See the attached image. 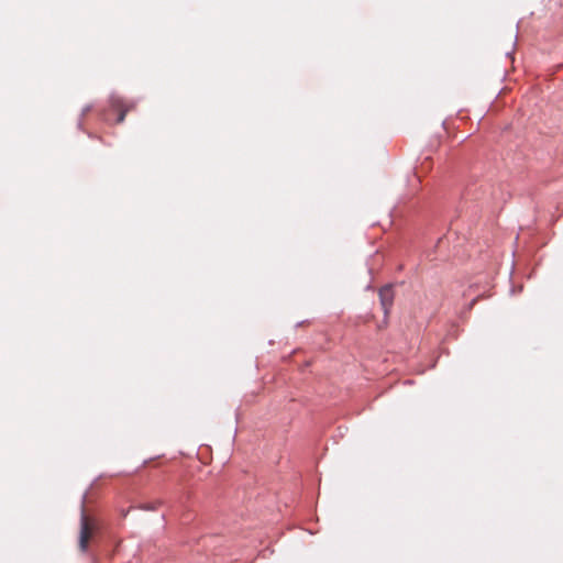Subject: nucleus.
<instances>
[{
    "label": "nucleus",
    "mask_w": 563,
    "mask_h": 563,
    "mask_svg": "<svg viewBox=\"0 0 563 563\" xmlns=\"http://www.w3.org/2000/svg\"><path fill=\"white\" fill-rule=\"evenodd\" d=\"M162 505L161 501H156V503H144L142 505H140V509L142 510H146V511H152V510H155L157 509V507Z\"/></svg>",
    "instance_id": "4"
},
{
    "label": "nucleus",
    "mask_w": 563,
    "mask_h": 563,
    "mask_svg": "<svg viewBox=\"0 0 563 563\" xmlns=\"http://www.w3.org/2000/svg\"><path fill=\"white\" fill-rule=\"evenodd\" d=\"M101 118L104 120V121H109L110 118H109V113L108 111H104L102 114H101Z\"/></svg>",
    "instance_id": "6"
},
{
    "label": "nucleus",
    "mask_w": 563,
    "mask_h": 563,
    "mask_svg": "<svg viewBox=\"0 0 563 563\" xmlns=\"http://www.w3.org/2000/svg\"><path fill=\"white\" fill-rule=\"evenodd\" d=\"M109 102L110 107L119 112L115 123H122L130 108L126 107L123 99L115 93L110 96Z\"/></svg>",
    "instance_id": "2"
},
{
    "label": "nucleus",
    "mask_w": 563,
    "mask_h": 563,
    "mask_svg": "<svg viewBox=\"0 0 563 563\" xmlns=\"http://www.w3.org/2000/svg\"><path fill=\"white\" fill-rule=\"evenodd\" d=\"M91 106L90 104H87L82 110H81V113H80V117H79V120H78V128L81 129L82 126V120H84V117L91 110Z\"/></svg>",
    "instance_id": "5"
},
{
    "label": "nucleus",
    "mask_w": 563,
    "mask_h": 563,
    "mask_svg": "<svg viewBox=\"0 0 563 563\" xmlns=\"http://www.w3.org/2000/svg\"><path fill=\"white\" fill-rule=\"evenodd\" d=\"M87 493H84L81 500V515H80V531H79V549L81 552H87L88 542L91 536V526L85 511V500Z\"/></svg>",
    "instance_id": "1"
},
{
    "label": "nucleus",
    "mask_w": 563,
    "mask_h": 563,
    "mask_svg": "<svg viewBox=\"0 0 563 563\" xmlns=\"http://www.w3.org/2000/svg\"><path fill=\"white\" fill-rule=\"evenodd\" d=\"M378 296L382 308L384 310V314L386 317L394 302V291L391 285L383 286L378 291Z\"/></svg>",
    "instance_id": "3"
}]
</instances>
